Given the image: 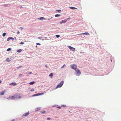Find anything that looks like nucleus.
Here are the masks:
<instances>
[{"mask_svg": "<svg viewBox=\"0 0 121 121\" xmlns=\"http://www.w3.org/2000/svg\"><path fill=\"white\" fill-rule=\"evenodd\" d=\"M75 73L76 74L77 76H79L81 74L80 71L77 69L75 71Z\"/></svg>", "mask_w": 121, "mask_h": 121, "instance_id": "f257e3e1", "label": "nucleus"}, {"mask_svg": "<svg viewBox=\"0 0 121 121\" xmlns=\"http://www.w3.org/2000/svg\"><path fill=\"white\" fill-rule=\"evenodd\" d=\"M64 83L63 81H61L58 84L56 87V89H57L58 88L61 87L63 85Z\"/></svg>", "mask_w": 121, "mask_h": 121, "instance_id": "f03ea898", "label": "nucleus"}, {"mask_svg": "<svg viewBox=\"0 0 121 121\" xmlns=\"http://www.w3.org/2000/svg\"><path fill=\"white\" fill-rule=\"evenodd\" d=\"M71 67L72 69L74 70H76V69L77 68V66L75 64H73L71 65Z\"/></svg>", "mask_w": 121, "mask_h": 121, "instance_id": "7ed1b4c3", "label": "nucleus"}, {"mask_svg": "<svg viewBox=\"0 0 121 121\" xmlns=\"http://www.w3.org/2000/svg\"><path fill=\"white\" fill-rule=\"evenodd\" d=\"M68 48L71 50L73 51H75V49L69 46H68Z\"/></svg>", "mask_w": 121, "mask_h": 121, "instance_id": "20e7f679", "label": "nucleus"}, {"mask_svg": "<svg viewBox=\"0 0 121 121\" xmlns=\"http://www.w3.org/2000/svg\"><path fill=\"white\" fill-rule=\"evenodd\" d=\"M43 93H38L36 94H35V95H33L32 96L33 97L35 96H38V95H43Z\"/></svg>", "mask_w": 121, "mask_h": 121, "instance_id": "39448f33", "label": "nucleus"}, {"mask_svg": "<svg viewBox=\"0 0 121 121\" xmlns=\"http://www.w3.org/2000/svg\"><path fill=\"white\" fill-rule=\"evenodd\" d=\"M15 98V97L14 96H9V97L7 98V99H13Z\"/></svg>", "mask_w": 121, "mask_h": 121, "instance_id": "423d86ee", "label": "nucleus"}, {"mask_svg": "<svg viewBox=\"0 0 121 121\" xmlns=\"http://www.w3.org/2000/svg\"><path fill=\"white\" fill-rule=\"evenodd\" d=\"M90 35V34L87 32H85L84 33H81V34H78V35Z\"/></svg>", "mask_w": 121, "mask_h": 121, "instance_id": "0eeeda50", "label": "nucleus"}, {"mask_svg": "<svg viewBox=\"0 0 121 121\" xmlns=\"http://www.w3.org/2000/svg\"><path fill=\"white\" fill-rule=\"evenodd\" d=\"M29 112H28L26 113L25 114H23V115H22V117H24V116H26L28 115H29Z\"/></svg>", "mask_w": 121, "mask_h": 121, "instance_id": "6e6552de", "label": "nucleus"}, {"mask_svg": "<svg viewBox=\"0 0 121 121\" xmlns=\"http://www.w3.org/2000/svg\"><path fill=\"white\" fill-rule=\"evenodd\" d=\"M6 92V91L5 90L1 92L0 93L1 95H4V93Z\"/></svg>", "mask_w": 121, "mask_h": 121, "instance_id": "1a4fd4ad", "label": "nucleus"}, {"mask_svg": "<svg viewBox=\"0 0 121 121\" xmlns=\"http://www.w3.org/2000/svg\"><path fill=\"white\" fill-rule=\"evenodd\" d=\"M17 85L16 83L15 82H12L10 83L9 84L10 85H12L13 86H15Z\"/></svg>", "mask_w": 121, "mask_h": 121, "instance_id": "9d476101", "label": "nucleus"}, {"mask_svg": "<svg viewBox=\"0 0 121 121\" xmlns=\"http://www.w3.org/2000/svg\"><path fill=\"white\" fill-rule=\"evenodd\" d=\"M40 109V107H38L36 108L35 109V110L36 112L38 111Z\"/></svg>", "mask_w": 121, "mask_h": 121, "instance_id": "9b49d317", "label": "nucleus"}, {"mask_svg": "<svg viewBox=\"0 0 121 121\" xmlns=\"http://www.w3.org/2000/svg\"><path fill=\"white\" fill-rule=\"evenodd\" d=\"M66 21L67 20H63L61 22H60V23L61 24L63 23H65L66 22Z\"/></svg>", "mask_w": 121, "mask_h": 121, "instance_id": "f8f14e48", "label": "nucleus"}, {"mask_svg": "<svg viewBox=\"0 0 121 121\" xmlns=\"http://www.w3.org/2000/svg\"><path fill=\"white\" fill-rule=\"evenodd\" d=\"M38 19L39 20H42L43 19H44L45 20H46V19L44 18L43 17H41L40 18H38Z\"/></svg>", "mask_w": 121, "mask_h": 121, "instance_id": "ddd939ff", "label": "nucleus"}, {"mask_svg": "<svg viewBox=\"0 0 121 121\" xmlns=\"http://www.w3.org/2000/svg\"><path fill=\"white\" fill-rule=\"evenodd\" d=\"M69 8L72 9H77V8L74 7H70Z\"/></svg>", "mask_w": 121, "mask_h": 121, "instance_id": "4468645a", "label": "nucleus"}, {"mask_svg": "<svg viewBox=\"0 0 121 121\" xmlns=\"http://www.w3.org/2000/svg\"><path fill=\"white\" fill-rule=\"evenodd\" d=\"M35 83V82H34V81L32 82H31L29 83V84L30 85H32L34 84V83Z\"/></svg>", "mask_w": 121, "mask_h": 121, "instance_id": "2eb2a0df", "label": "nucleus"}, {"mask_svg": "<svg viewBox=\"0 0 121 121\" xmlns=\"http://www.w3.org/2000/svg\"><path fill=\"white\" fill-rule=\"evenodd\" d=\"M22 97V96L21 95H19L17 97V98L18 99L21 98Z\"/></svg>", "mask_w": 121, "mask_h": 121, "instance_id": "dca6fc26", "label": "nucleus"}, {"mask_svg": "<svg viewBox=\"0 0 121 121\" xmlns=\"http://www.w3.org/2000/svg\"><path fill=\"white\" fill-rule=\"evenodd\" d=\"M53 75V74L52 73H51L49 75V76L51 77V78L52 77V76Z\"/></svg>", "mask_w": 121, "mask_h": 121, "instance_id": "f3484780", "label": "nucleus"}, {"mask_svg": "<svg viewBox=\"0 0 121 121\" xmlns=\"http://www.w3.org/2000/svg\"><path fill=\"white\" fill-rule=\"evenodd\" d=\"M60 16V15L58 14H56L55 15V17H59V16Z\"/></svg>", "mask_w": 121, "mask_h": 121, "instance_id": "a211bd4d", "label": "nucleus"}, {"mask_svg": "<svg viewBox=\"0 0 121 121\" xmlns=\"http://www.w3.org/2000/svg\"><path fill=\"white\" fill-rule=\"evenodd\" d=\"M6 60L8 62H9L10 61L9 60V59L8 58H7L6 59Z\"/></svg>", "mask_w": 121, "mask_h": 121, "instance_id": "6ab92c4d", "label": "nucleus"}, {"mask_svg": "<svg viewBox=\"0 0 121 121\" xmlns=\"http://www.w3.org/2000/svg\"><path fill=\"white\" fill-rule=\"evenodd\" d=\"M6 35V33H3L2 35L4 37Z\"/></svg>", "mask_w": 121, "mask_h": 121, "instance_id": "aec40b11", "label": "nucleus"}, {"mask_svg": "<svg viewBox=\"0 0 121 121\" xmlns=\"http://www.w3.org/2000/svg\"><path fill=\"white\" fill-rule=\"evenodd\" d=\"M11 50V48H9L7 50V51H10Z\"/></svg>", "mask_w": 121, "mask_h": 121, "instance_id": "412c9836", "label": "nucleus"}, {"mask_svg": "<svg viewBox=\"0 0 121 121\" xmlns=\"http://www.w3.org/2000/svg\"><path fill=\"white\" fill-rule=\"evenodd\" d=\"M22 51V50L21 49H20L19 50H17V52H20Z\"/></svg>", "mask_w": 121, "mask_h": 121, "instance_id": "4be33fe9", "label": "nucleus"}, {"mask_svg": "<svg viewBox=\"0 0 121 121\" xmlns=\"http://www.w3.org/2000/svg\"><path fill=\"white\" fill-rule=\"evenodd\" d=\"M56 37L58 38L60 37V36L59 35H56Z\"/></svg>", "mask_w": 121, "mask_h": 121, "instance_id": "5701e85b", "label": "nucleus"}, {"mask_svg": "<svg viewBox=\"0 0 121 121\" xmlns=\"http://www.w3.org/2000/svg\"><path fill=\"white\" fill-rule=\"evenodd\" d=\"M46 112L45 111H44L43 112L41 111V113L43 114H44Z\"/></svg>", "mask_w": 121, "mask_h": 121, "instance_id": "b1692460", "label": "nucleus"}, {"mask_svg": "<svg viewBox=\"0 0 121 121\" xmlns=\"http://www.w3.org/2000/svg\"><path fill=\"white\" fill-rule=\"evenodd\" d=\"M10 40V37H9L7 39V41H9Z\"/></svg>", "mask_w": 121, "mask_h": 121, "instance_id": "393cba45", "label": "nucleus"}, {"mask_svg": "<svg viewBox=\"0 0 121 121\" xmlns=\"http://www.w3.org/2000/svg\"><path fill=\"white\" fill-rule=\"evenodd\" d=\"M24 43L23 42H21L20 44H24Z\"/></svg>", "mask_w": 121, "mask_h": 121, "instance_id": "a878e982", "label": "nucleus"}, {"mask_svg": "<svg viewBox=\"0 0 121 121\" xmlns=\"http://www.w3.org/2000/svg\"><path fill=\"white\" fill-rule=\"evenodd\" d=\"M36 44L37 45H41V44L40 43H36Z\"/></svg>", "mask_w": 121, "mask_h": 121, "instance_id": "bb28decb", "label": "nucleus"}, {"mask_svg": "<svg viewBox=\"0 0 121 121\" xmlns=\"http://www.w3.org/2000/svg\"><path fill=\"white\" fill-rule=\"evenodd\" d=\"M34 91V90L33 89H32L30 91Z\"/></svg>", "mask_w": 121, "mask_h": 121, "instance_id": "cd10ccee", "label": "nucleus"}, {"mask_svg": "<svg viewBox=\"0 0 121 121\" xmlns=\"http://www.w3.org/2000/svg\"><path fill=\"white\" fill-rule=\"evenodd\" d=\"M65 66V64H64V65L61 67V68H63Z\"/></svg>", "mask_w": 121, "mask_h": 121, "instance_id": "c85d7f7f", "label": "nucleus"}, {"mask_svg": "<svg viewBox=\"0 0 121 121\" xmlns=\"http://www.w3.org/2000/svg\"><path fill=\"white\" fill-rule=\"evenodd\" d=\"M8 6V4H5L4 5V6Z\"/></svg>", "mask_w": 121, "mask_h": 121, "instance_id": "c756f323", "label": "nucleus"}, {"mask_svg": "<svg viewBox=\"0 0 121 121\" xmlns=\"http://www.w3.org/2000/svg\"><path fill=\"white\" fill-rule=\"evenodd\" d=\"M61 11V10H56V11H58V12H60V11Z\"/></svg>", "mask_w": 121, "mask_h": 121, "instance_id": "7c9ffc66", "label": "nucleus"}, {"mask_svg": "<svg viewBox=\"0 0 121 121\" xmlns=\"http://www.w3.org/2000/svg\"><path fill=\"white\" fill-rule=\"evenodd\" d=\"M42 37H38V38L39 39H42Z\"/></svg>", "mask_w": 121, "mask_h": 121, "instance_id": "2f4dec72", "label": "nucleus"}, {"mask_svg": "<svg viewBox=\"0 0 121 121\" xmlns=\"http://www.w3.org/2000/svg\"><path fill=\"white\" fill-rule=\"evenodd\" d=\"M10 39H13L14 40V39L13 38H12V37H10Z\"/></svg>", "mask_w": 121, "mask_h": 121, "instance_id": "473e14b6", "label": "nucleus"}, {"mask_svg": "<svg viewBox=\"0 0 121 121\" xmlns=\"http://www.w3.org/2000/svg\"><path fill=\"white\" fill-rule=\"evenodd\" d=\"M51 119V118H50L48 117L47 118V119L48 120H50Z\"/></svg>", "mask_w": 121, "mask_h": 121, "instance_id": "72a5a7b5", "label": "nucleus"}, {"mask_svg": "<svg viewBox=\"0 0 121 121\" xmlns=\"http://www.w3.org/2000/svg\"><path fill=\"white\" fill-rule=\"evenodd\" d=\"M22 74H21L19 75V76L20 77H22Z\"/></svg>", "mask_w": 121, "mask_h": 121, "instance_id": "f704fd0d", "label": "nucleus"}, {"mask_svg": "<svg viewBox=\"0 0 121 121\" xmlns=\"http://www.w3.org/2000/svg\"><path fill=\"white\" fill-rule=\"evenodd\" d=\"M23 27H20V29H21V30H22V29H23Z\"/></svg>", "mask_w": 121, "mask_h": 121, "instance_id": "c9c22d12", "label": "nucleus"}, {"mask_svg": "<svg viewBox=\"0 0 121 121\" xmlns=\"http://www.w3.org/2000/svg\"><path fill=\"white\" fill-rule=\"evenodd\" d=\"M57 108H59V109H60L61 108V107H57Z\"/></svg>", "mask_w": 121, "mask_h": 121, "instance_id": "e433bc0d", "label": "nucleus"}, {"mask_svg": "<svg viewBox=\"0 0 121 121\" xmlns=\"http://www.w3.org/2000/svg\"><path fill=\"white\" fill-rule=\"evenodd\" d=\"M70 19V17H69V18L67 19L66 20H69V19Z\"/></svg>", "mask_w": 121, "mask_h": 121, "instance_id": "4c0bfd02", "label": "nucleus"}, {"mask_svg": "<svg viewBox=\"0 0 121 121\" xmlns=\"http://www.w3.org/2000/svg\"><path fill=\"white\" fill-rule=\"evenodd\" d=\"M17 34H19V33H20V32H19V31H18L17 33Z\"/></svg>", "mask_w": 121, "mask_h": 121, "instance_id": "58836bf2", "label": "nucleus"}, {"mask_svg": "<svg viewBox=\"0 0 121 121\" xmlns=\"http://www.w3.org/2000/svg\"><path fill=\"white\" fill-rule=\"evenodd\" d=\"M45 67H48V66H47V65H45Z\"/></svg>", "mask_w": 121, "mask_h": 121, "instance_id": "ea45409f", "label": "nucleus"}, {"mask_svg": "<svg viewBox=\"0 0 121 121\" xmlns=\"http://www.w3.org/2000/svg\"><path fill=\"white\" fill-rule=\"evenodd\" d=\"M22 67V66H20V67H18V68H21Z\"/></svg>", "mask_w": 121, "mask_h": 121, "instance_id": "a19ab883", "label": "nucleus"}, {"mask_svg": "<svg viewBox=\"0 0 121 121\" xmlns=\"http://www.w3.org/2000/svg\"><path fill=\"white\" fill-rule=\"evenodd\" d=\"M2 82V81L1 80H0V83H1Z\"/></svg>", "mask_w": 121, "mask_h": 121, "instance_id": "79ce46f5", "label": "nucleus"}, {"mask_svg": "<svg viewBox=\"0 0 121 121\" xmlns=\"http://www.w3.org/2000/svg\"><path fill=\"white\" fill-rule=\"evenodd\" d=\"M32 73L31 72H30V73H29V74H30Z\"/></svg>", "mask_w": 121, "mask_h": 121, "instance_id": "37998d69", "label": "nucleus"}, {"mask_svg": "<svg viewBox=\"0 0 121 121\" xmlns=\"http://www.w3.org/2000/svg\"><path fill=\"white\" fill-rule=\"evenodd\" d=\"M37 47H37V45H36V46H35V47H36V48H37Z\"/></svg>", "mask_w": 121, "mask_h": 121, "instance_id": "c03bdc74", "label": "nucleus"}]
</instances>
